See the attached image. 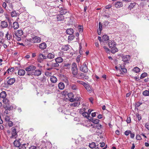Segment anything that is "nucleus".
Returning <instances> with one entry per match:
<instances>
[{"instance_id":"obj_35","label":"nucleus","mask_w":149,"mask_h":149,"mask_svg":"<svg viewBox=\"0 0 149 149\" xmlns=\"http://www.w3.org/2000/svg\"><path fill=\"white\" fill-rule=\"evenodd\" d=\"M143 94L145 96H149V90H145L143 91Z\"/></svg>"},{"instance_id":"obj_42","label":"nucleus","mask_w":149,"mask_h":149,"mask_svg":"<svg viewBox=\"0 0 149 149\" xmlns=\"http://www.w3.org/2000/svg\"><path fill=\"white\" fill-rule=\"evenodd\" d=\"M136 4V3H131L129 6V8L131 9L135 6Z\"/></svg>"},{"instance_id":"obj_23","label":"nucleus","mask_w":149,"mask_h":149,"mask_svg":"<svg viewBox=\"0 0 149 149\" xmlns=\"http://www.w3.org/2000/svg\"><path fill=\"white\" fill-rule=\"evenodd\" d=\"M23 34V31L21 30H19L16 33L15 35L17 36H21Z\"/></svg>"},{"instance_id":"obj_10","label":"nucleus","mask_w":149,"mask_h":149,"mask_svg":"<svg viewBox=\"0 0 149 149\" xmlns=\"http://www.w3.org/2000/svg\"><path fill=\"white\" fill-rule=\"evenodd\" d=\"M33 74L34 75L37 76H40L42 73L41 69L35 70L34 72H33Z\"/></svg>"},{"instance_id":"obj_59","label":"nucleus","mask_w":149,"mask_h":149,"mask_svg":"<svg viewBox=\"0 0 149 149\" xmlns=\"http://www.w3.org/2000/svg\"><path fill=\"white\" fill-rule=\"evenodd\" d=\"M103 48H104L105 50H106V52H109V49L107 48V47H106V46H104L103 47Z\"/></svg>"},{"instance_id":"obj_28","label":"nucleus","mask_w":149,"mask_h":149,"mask_svg":"<svg viewBox=\"0 0 149 149\" xmlns=\"http://www.w3.org/2000/svg\"><path fill=\"white\" fill-rule=\"evenodd\" d=\"M65 85L63 82H60L58 84V87L61 90L63 89L65 87Z\"/></svg>"},{"instance_id":"obj_5","label":"nucleus","mask_w":149,"mask_h":149,"mask_svg":"<svg viewBox=\"0 0 149 149\" xmlns=\"http://www.w3.org/2000/svg\"><path fill=\"white\" fill-rule=\"evenodd\" d=\"M41 40V39L40 37L37 36L30 39V41L33 43H39L40 42Z\"/></svg>"},{"instance_id":"obj_40","label":"nucleus","mask_w":149,"mask_h":149,"mask_svg":"<svg viewBox=\"0 0 149 149\" xmlns=\"http://www.w3.org/2000/svg\"><path fill=\"white\" fill-rule=\"evenodd\" d=\"M75 36L73 35H70L68 37V40L69 41H72L73 40Z\"/></svg>"},{"instance_id":"obj_61","label":"nucleus","mask_w":149,"mask_h":149,"mask_svg":"<svg viewBox=\"0 0 149 149\" xmlns=\"http://www.w3.org/2000/svg\"><path fill=\"white\" fill-rule=\"evenodd\" d=\"M79 75L81 77L83 78H84V77L85 75V74H84L82 73H79Z\"/></svg>"},{"instance_id":"obj_54","label":"nucleus","mask_w":149,"mask_h":149,"mask_svg":"<svg viewBox=\"0 0 149 149\" xmlns=\"http://www.w3.org/2000/svg\"><path fill=\"white\" fill-rule=\"evenodd\" d=\"M46 77L44 76L43 77H42L41 79V81L42 83H44L45 81H46Z\"/></svg>"},{"instance_id":"obj_41","label":"nucleus","mask_w":149,"mask_h":149,"mask_svg":"<svg viewBox=\"0 0 149 149\" xmlns=\"http://www.w3.org/2000/svg\"><path fill=\"white\" fill-rule=\"evenodd\" d=\"M77 83L83 85L84 86L86 83L84 81L80 80H77Z\"/></svg>"},{"instance_id":"obj_45","label":"nucleus","mask_w":149,"mask_h":149,"mask_svg":"<svg viewBox=\"0 0 149 149\" xmlns=\"http://www.w3.org/2000/svg\"><path fill=\"white\" fill-rule=\"evenodd\" d=\"M5 109L9 111L13 109V107L11 106H6L5 107Z\"/></svg>"},{"instance_id":"obj_2","label":"nucleus","mask_w":149,"mask_h":149,"mask_svg":"<svg viewBox=\"0 0 149 149\" xmlns=\"http://www.w3.org/2000/svg\"><path fill=\"white\" fill-rule=\"evenodd\" d=\"M88 63L86 62H85L82 64L81 65L80 67V70L84 73H87L88 70L87 65Z\"/></svg>"},{"instance_id":"obj_1","label":"nucleus","mask_w":149,"mask_h":149,"mask_svg":"<svg viewBox=\"0 0 149 149\" xmlns=\"http://www.w3.org/2000/svg\"><path fill=\"white\" fill-rule=\"evenodd\" d=\"M89 127H91L89 131L92 133H94L96 131V129H100L102 128V125L101 124H91L89 125Z\"/></svg>"},{"instance_id":"obj_3","label":"nucleus","mask_w":149,"mask_h":149,"mask_svg":"<svg viewBox=\"0 0 149 149\" xmlns=\"http://www.w3.org/2000/svg\"><path fill=\"white\" fill-rule=\"evenodd\" d=\"M72 71L74 76L76 75L78 73V69L77 64L75 63H73L72 65Z\"/></svg>"},{"instance_id":"obj_7","label":"nucleus","mask_w":149,"mask_h":149,"mask_svg":"<svg viewBox=\"0 0 149 149\" xmlns=\"http://www.w3.org/2000/svg\"><path fill=\"white\" fill-rule=\"evenodd\" d=\"M108 45L109 47L112 48L116 46V44L114 40H109L108 42Z\"/></svg>"},{"instance_id":"obj_12","label":"nucleus","mask_w":149,"mask_h":149,"mask_svg":"<svg viewBox=\"0 0 149 149\" xmlns=\"http://www.w3.org/2000/svg\"><path fill=\"white\" fill-rule=\"evenodd\" d=\"M123 4L122 2L117 1L115 3V6L116 8H119L122 7Z\"/></svg>"},{"instance_id":"obj_31","label":"nucleus","mask_w":149,"mask_h":149,"mask_svg":"<svg viewBox=\"0 0 149 149\" xmlns=\"http://www.w3.org/2000/svg\"><path fill=\"white\" fill-rule=\"evenodd\" d=\"M102 39L105 41H108L109 40V37L108 36L104 35L102 37Z\"/></svg>"},{"instance_id":"obj_4","label":"nucleus","mask_w":149,"mask_h":149,"mask_svg":"<svg viewBox=\"0 0 149 149\" xmlns=\"http://www.w3.org/2000/svg\"><path fill=\"white\" fill-rule=\"evenodd\" d=\"M116 70H119L120 72H121V74H122V72H123L125 73L127 72V70L126 68H125V65H120V66L118 68L117 66H116L115 67Z\"/></svg>"},{"instance_id":"obj_16","label":"nucleus","mask_w":149,"mask_h":149,"mask_svg":"<svg viewBox=\"0 0 149 149\" xmlns=\"http://www.w3.org/2000/svg\"><path fill=\"white\" fill-rule=\"evenodd\" d=\"M68 95L70 99V101L71 102H73L74 100L73 98L74 96L73 94L72 93H69L68 94Z\"/></svg>"},{"instance_id":"obj_44","label":"nucleus","mask_w":149,"mask_h":149,"mask_svg":"<svg viewBox=\"0 0 149 149\" xmlns=\"http://www.w3.org/2000/svg\"><path fill=\"white\" fill-rule=\"evenodd\" d=\"M71 88L73 90H76L78 88L77 86L75 84H72L71 85Z\"/></svg>"},{"instance_id":"obj_34","label":"nucleus","mask_w":149,"mask_h":149,"mask_svg":"<svg viewBox=\"0 0 149 149\" xmlns=\"http://www.w3.org/2000/svg\"><path fill=\"white\" fill-rule=\"evenodd\" d=\"M91 122L93 123L94 124H99L98 123L99 122L100 120L98 119H92L91 120Z\"/></svg>"},{"instance_id":"obj_13","label":"nucleus","mask_w":149,"mask_h":149,"mask_svg":"<svg viewBox=\"0 0 149 149\" xmlns=\"http://www.w3.org/2000/svg\"><path fill=\"white\" fill-rule=\"evenodd\" d=\"M46 47L47 45L45 42H42L39 45V48L42 50L44 49Z\"/></svg>"},{"instance_id":"obj_38","label":"nucleus","mask_w":149,"mask_h":149,"mask_svg":"<svg viewBox=\"0 0 149 149\" xmlns=\"http://www.w3.org/2000/svg\"><path fill=\"white\" fill-rule=\"evenodd\" d=\"M12 136L10 137V138L16 139L17 137V132H12Z\"/></svg>"},{"instance_id":"obj_46","label":"nucleus","mask_w":149,"mask_h":149,"mask_svg":"<svg viewBox=\"0 0 149 149\" xmlns=\"http://www.w3.org/2000/svg\"><path fill=\"white\" fill-rule=\"evenodd\" d=\"M147 74L146 73H142L140 77V79H142L144 78L145 77L147 76Z\"/></svg>"},{"instance_id":"obj_20","label":"nucleus","mask_w":149,"mask_h":149,"mask_svg":"<svg viewBox=\"0 0 149 149\" xmlns=\"http://www.w3.org/2000/svg\"><path fill=\"white\" fill-rule=\"evenodd\" d=\"M25 74V71L23 69L19 70L18 72V74L20 76H23Z\"/></svg>"},{"instance_id":"obj_36","label":"nucleus","mask_w":149,"mask_h":149,"mask_svg":"<svg viewBox=\"0 0 149 149\" xmlns=\"http://www.w3.org/2000/svg\"><path fill=\"white\" fill-rule=\"evenodd\" d=\"M133 71L136 73H138L140 71L139 68L137 67H134L133 69Z\"/></svg>"},{"instance_id":"obj_30","label":"nucleus","mask_w":149,"mask_h":149,"mask_svg":"<svg viewBox=\"0 0 149 149\" xmlns=\"http://www.w3.org/2000/svg\"><path fill=\"white\" fill-rule=\"evenodd\" d=\"M54 54L51 53H48L47 56V58L49 59L53 58H54Z\"/></svg>"},{"instance_id":"obj_63","label":"nucleus","mask_w":149,"mask_h":149,"mask_svg":"<svg viewBox=\"0 0 149 149\" xmlns=\"http://www.w3.org/2000/svg\"><path fill=\"white\" fill-rule=\"evenodd\" d=\"M111 7V6L110 4H109L105 6V8L106 9H108L110 8Z\"/></svg>"},{"instance_id":"obj_21","label":"nucleus","mask_w":149,"mask_h":149,"mask_svg":"<svg viewBox=\"0 0 149 149\" xmlns=\"http://www.w3.org/2000/svg\"><path fill=\"white\" fill-rule=\"evenodd\" d=\"M74 32V30L72 29H68L66 31V33L70 35H72Z\"/></svg>"},{"instance_id":"obj_26","label":"nucleus","mask_w":149,"mask_h":149,"mask_svg":"<svg viewBox=\"0 0 149 149\" xmlns=\"http://www.w3.org/2000/svg\"><path fill=\"white\" fill-rule=\"evenodd\" d=\"M14 145L15 147H19L20 145V143L19 141L17 140H15L13 142Z\"/></svg>"},{"instance_id":"obj_6","label":"nucleus","mask_w":149,"mask_h":149,"mask_svg":"<svg viewBox=\"0 0 149 149\" xmlns=\"http://www.w3.org/2000/svg\"><path fill=\"white\" fill-rule=\"evenodd\" d=\"M36 68L35 66L33 65H31L26 67L25 70L27 72H29L30 71H32L34 70Z\"/></svg>"},{"instance_id":"obj_17","label":"nucleus","mask_w":149,"mask_h":149,"mask_svg":"<svg viewBox=\"0 0 149 149\" xmlns=\"http://www.w3.org/2000/svg\"><path fill=\"white\" fill-rule=\"evenodd\" d=\"M80 97L79 96H77V97H76L74 98V101H77V103L76 104H74V106H78L79 104H80V102L79 101V100L80 99Z\"/></svg>"},{"instance_id":"obj_48","label":"nucleus","mask_w":149,"mask_h":149,"mask_svg":"<svg viewBox=\"0 0 149 149\" xmlns=\"http://www.w3.org/2000/svg\"><path fill=\"white\" fill-rule=\"evenodd\" d=\"M99 30H100V33H101V31L102 30V24H101V23L100 22H99Z\"/></svg>"},{"instance_id":"obj_53","label":"nucleus","mask_w":149,"mask_h":149,"mask_svg":"<svg viewBox=\"0 0 149 149\" xmlns=\"http://www.w3.org/2000/svg\"><path fill=\"white\" fill-rule=\"evenodd\" d=\"M67 12L66 10H62L61 11V14H62L63 15L64 14H65Z\"/></svg>"},{"instance_id":"obj_60","label":"nucleus","mask_w":149,"mask_h":149,"mask_svg":"<svg viewBox=\"0 0 149 149\" xmlns=\"http://www.w3.org/2000/svg\"><path fill=\"white\" fill-rule=\"evenodd\" d=\"M134 133H132L131 132L130 133V137L131 138H133L134 137Z\"/></svg>"},{"instance_id":"obj_58","label":"nucleus","mask_w":149,"mask_h":149,"mask_svg":"<svg viewBox=\"0 0 149 149\" xmlns=\"http://www.w3.org/2000/svg\"><path fill=\"white\" fill-rule=\"evenodd\" d=\"M142 104V102H138L136 103V105L137 107H139Z\"/></svg>"},{"instance_id":"obj_32","label":"nucleus","mask_w":149,"mask_h":149,"mask_svg":"<svg viewBox=\"0 0 149 149\" xmlns=\"http://www.w3.org/2000/svg\"><path fill=\"white\" fill-rule=\"evenodd\" d=\"M19 15V13H17L15 10L13 11L11 13V16L12 17H17Z\"/></svg>"},{"instance_id":"obj_22","label":"nucleus","mask_w":149,"mask_h":149,"mask_svg":"<svg viewBox=\"0 0 149 149\" xmlns=\"http://www.w3.org/2000/svg\"><path fill=\"white\" fill-rule=\"evenodd\" d=\"M50 65L51 67H52V68H56L58 67L59 66V64L56 62L55 63L52 62V64Z\"/></svg>"},{"instance_id":"obj_47","label":"nucleus","mask_w":149,"mask_h":149,"mask_svg":"<svg viewBox=\"0 0 149 149\" xmlns=\"http://www.w3.org/2000/svg\"><path fill=\"white\" fill-rule=\"evenodd\" d=\"M25 144H24L21 145H20L19 147V149H26V148L25 146Z\"/></svg>"},{"instance_id":"obj_55","label":"nucleus","mask_w":149,"mask_h":149,"mask_svg":"<svg viewBox=\"0 0 149 149\" xmlns=\"http://www.w3.org/2000/svg\"><path fill=\"white\" fill-rule=\"evenodd\" d=\"M127 123H130L131 122V119L130 117H127Z\"/></svg>"},{"instance_id":"obj_51","label":"nucleus","mask_w":149,"mask_h":149,"mask_svg":"<svg viewBox=\"0 0 149 149\" xmlns=\"http://www.w3.org/2000/svg\"><path fill=\"white\" fill-rule=\"evenodd\" d=\"M29 149H40L39 147L34 146H31L29 148Z\"/></svg>"},{"instance_id":"obj_27","label":"nucleus","mask_w":149,"mask_h":149,"mask_svg":"<svg viewBox=\"0 0 149 149\" xmlns=\"http://www.w3.org/2000/svg\"><path fill=\"white\" fill-rule=\"evenodd\" d=\"M19 27V24L18 22H14L13 23V28L15 29H17Z\"/></svg>"},{"instance_id":"obj_64","label":"nucleus","mask_w":149,"mask_h":149,"mask_svg":"<svg viewBox=\"0 0 149 149\" xmlns=\"http://www.w3.org/2000/svg\"><path fill=\"white\" fill-rule=\"evenodd\" d=\"M64 66L67 67L68 68H70V64L69 63H67L64 65Z\"/></svg>"},{"instance_id":"obj_37","label":"nucleus","mask_w":149,"mask_h":149,"mask_svg":"<svg viewBox=\"0 0 149 149\" xmlns=\"http://www.w3.org/2000/svg\"><path fill=\"white\" fill-rule=\"evenodd\" d=\"M6 37L7 38V40H9L12 38V36L11 34H9L8 32H7L6 35Z\"/></svg>"},{"instance_id":"obj_8","label":"nucleus","mask_w":149,"mask_h":149,"mask_svg":"<svg viewBox=\"0 0 149 149\" xmlns=\"http://www.w3.org/2000/svg\"><path fill=\"white\" fill-rule=\"evenodd\" d=\"M89 146L91 148H94V149H98L99 148L98 145H96L95 143L94 142H92L89 143Z\"/></svg>"},{"instance_id":"obj_25","label":"nucleus","mask_w":149,"mask_h":149,"mask_svg":"<svg viewBox=\"0 0 149 149\" xmlns=\"http://www.w3.org/2000/svg\"><path fill=\"white\" fill-rule=\"evenodd\" d=\"M50 80L51 82L53 83L56 82L57 81V79L56 77L53 76L51 77Z\"/></svg>"},{"instance_id":"obj_39","label":"nucleus","mask_w":149,"mask_h":149,"mask_svg":"<svg viewBox=\"0 0 149 149\" xmlns=\"http://www.w3.org/2000/svg\"><path fill=\"white\" fill-rule=\"evenodd\" d=\"M39 57L41 59H46L47 58V56L43 55L42 54H39Z\"/></svg>"},{"instance_id":"obj_62","label":"nucleus","mask_w":149,"mask_h":149,"mask_svg":"<svg viewBox=\"0 0 149 149\" xmlns=\"http://www.w3.org/2000/svg\"><path fill=\"white\" fill-rule=\"evenodd\" d=\"M136 139L137 140H140L141 139V136L139 135H136Z\"/></svg>"},{"instance_id":"obj_43","label":"nucleus","mask_w":149,"mask_h":149,"mask_svg":"<svg viewBox=\"0 0 149 149\" xmlns=\"http://www.w3.org/2000/svg\"><path fill=\"white\" fill-rule=\"evenodd\" d=\"M82 115L83 116H84L85 117H87V118H88L87 117H88L89 116L88 113L86 112H84L83 113H82Z\"/></svg>"},{"instance_id":"obj_50","label":"nucleus","mask_w":149,"mask_h":149,"mask_svg":"<svg viewBox=\"0 0 149 149\" xmlns=\"http://www.w3.org/2000/svg\"><path fill=\"white\" fill-rule=\"evenodd\" d=\"M131 132V131L130 130H127L125 132L124 134L126 136H128Z\"/></svg>"},{"instance_id":"obj_9","label":"nucleus","mask_w":149,"mask_h":149,"mask_svg":"<svg viewBox=\"0 0 149 149\" xmlns=\"http://www.w3.org/2000/svg\"><path fill=\"white\" fill-rule=\"evenodd\" d=\"M130 59V56L129 55H127L123 56V57L122 60L125 62L128 63Z\"/></svg>"},{"instance_id":"obj_52","label":"nucleus","mask_w":149,"mask_h":149,"mask_svg":"<svg viewBox=\"0 0 149 149\" xmlns=\"http://www.w3.org/2000/svg\"><path fill=\"white\" fill-rule=\"evenodd\" d=\"M13 123L11 121L9 120L8 121V125L10 127H12L13 125Z\"/></svg>"},{"instance_id":"obj_24","label":"nucleus","mask_w":149,"mask_h":149,"mask_svg":"<svg viewBox=\"0 0 149 149\" xmlns=\"http://www.w3.org/2000/svg\"><path fill=\"white\" fill-rule=\"evenodd\" d=\"M70 47H71L69 45H67L62 47V49L64 51H67L68 50L70 49Z\"/></svg>"},{"instance_id":"obj_56","label":"nucleus","mask_w":149,"mask_h":149,"mask_svg":"<svg viewBox=\"0 0 149 149\" xmlns=\"http://www.w3.org/2000/svg\"><path fill=\"white\" fill-rule=\"evenodd\" d=\"M145 127L148 130H149V123H147L145 125Z\"/></svg>"},{"instance_id":"obj_18","label":"nucleus","mask_w":149,"mask_h":149,"mask_svg":"<svg viewBox=\"0 0 149 149\" xmlns=\"http://www.w3.org/2000/svg\"><path fill=\"white\" fill-rule=\"evenodd\" d=\"M6 93L5 91H2L0 93V97L3 99V101L4 102V98L6 97Z\"/></svg>"},{"instance_id":"obj_11","label":"nucleus","mask_w":149,"mask_h":149,"mask_svg":"<svg viewBox=\"0 0 149 149\" xmlns=\"http://www.w3.org/2000/svg\"><path fill=\"white\" fill-rule=\"evenodd\" d=\"M84 87L87 91L89 93H91L92 91V87L88 83H86Z\"/></svg>"},{"instance_id":"obj_29","label":"nucleus","mask_w":149,"mask_h":149,"mask_svg":"<svg viewBox=\"0 0 149 149\" xmlns=\"http://www.w3.org/2000/svg\"><path fill=\"white\" fill-rule=\"evenodd\" d=\"M55 61L58 63L62 62L63 61V59L61 57H58L55 59Z\"/></svg>"},{"instance_id":"obj_15","label":"nucleus","mask_w":149,"mask_h":149,"mask_svg":"<svg viewBox=\"0 0 149 149\" xmlns=\"http://www.w3.org/2000/svg\"><path fill=\"white\" fill-rule=\"evenodd\" d=\"M56 18L58 21H61L64 19V17L62 14H60L58 15L57 16Z\"/></svg>"},{"instance_id":"obj_19","label":"nucleus","mask_w":149,"mask_h":149,"mask_svg":"<svg viewBox=\"0 0 149 149\" xmlns=\"http://www.w3.org/2000/svg\"><path fill=\"white\" fill-rule=\"evenodd\" d=\"M1 24L2 28H6L8 26L7 22L5 21H1Z\"/></svg>"},{"instance_id":"obj_14","label":"nucleus","mask_w":149,"mask_h":149,"mask_svg":"<svg viewBox=\"0 0 149 149\" xmlns=\"http://www.w3.org/2000/svg\"><path fill=\"white\" fill-rule=\"evenodd\" d=\"M15 81V79L14 78H11L9 79L7 83L8 84L12 85Z\"/></svg>"},{"instance_id":"obj_57","label":"nucleus","mask_w":149,"mask_h":149,"mask_svg":"<svg viewBox=\"0 0 149 149\" xmlns=\"http://www.w3.org/2000/svg\"><path fill=\"white\" fill-rule=\"evenodd\" d=\"M54 86V84H51L49 85V87H50V88L52 89H53L55 88Z\"/></svg>"},{"instance_id":"obj_49","label":"nucleus","mask_w":149,"mask_h":149,"mask_svg":"<svg viewBox=\"0 0 149 149\" xmlns=\"http://www.w3.org/2000/svg\"><path fill=\"white\" fill-rule=\"evenodd\" d=\"M136 117L137 118L139 121H140L141 119V115L139 114H137L136 115Z\"/></svg>"},{"instance_id":"obj_33","label":"nucleus","mask_w":149,"mask_h":149,"mask_svg":"<svg viewBox=\"0 0 149 149\" xmlns=\"http://www.w3.org/2000/svg\"><path fill=\"white\" fill-rule=\"evenodd\" d=\"M111 48V52L113 54H115L116 52H118V49L116 46Z\"/></svg>"}]
</instances>
